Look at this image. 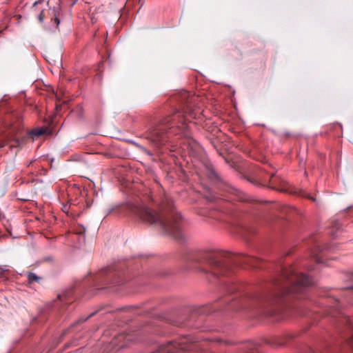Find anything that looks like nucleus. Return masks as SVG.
<instances>
[{"instance_id": "nucleus-1", "label": "nucleus", "mask_w": 353, "mask_h": 353, "mask_svg": "<svg viewBox=\"0 0 353 353\" xmlns=\"http://www.w3.org/2000/svg\"><path fill=\"white\" fill-rule=\"evenodd\" d=\"M136 214L145 223L159 225L168 234L174 238L181 237V216L178 213L165 218L163 212H158L143 205L134 209Z\"/></svg>"}, {"instance_id": "nucleus-2", "label": "nucleus", "mask_w": 353, "mask_h": 353, "mask_svg": "<svg viewBox=\"0 0 353 353\" xmlns=\"http://www.w3.org/2000/svg\"><path fill=\"white\" fill-rule=\"evenodd\" d=\"M172 122L176 124V127L182 129L186 128L185 119L181 118L180 114L176 113L172 117L165 118L157 125L151 127L146 132V138L150 139L157 146L164 144L167 140V133H174L172 131L174 125L170 123Z\"/></svg>"}, {"instance_id": "nucleus-3", "label": "nucleus", "mask_w": 353, "mask_h": 353, "mask_svg": "<svg viewBox=\"0 0 353 353\" xmlns=\"http://www.w3.org/2000/svg\"><path fill=\"white\" fill-rule=\"evenodd\" d=\"M283 275L290 284L288 292L300 293L302 292V288L313 284V281L311 278L301 273H298V272L292 267L284 270Z\"/></svg>"}, {"instance_id": "nucleus-4", "label": "nucleus", "mask_w": 353, "mask_h": 353, "mask_svg": "<svg viewBox=\"0 0 353 353\" xmlns=\"http://www.w3.org/2000/svg\"><path fill=\"white\" fill-rule=\"evenodd\" d=\"M21 130V121L17 119L14 123H12L7 126L6 137L8 141L14 139V136L18 134Z\"/></svg>"}, {"instance_id": "nucleus-5", "label": "nucleus", "mask_w": 353, "mask_h": 353, "mask_svg": "<svg viewBox=\"0 0 353 353\" xmlns=\"http://www.w3.org/2000/svg\"><path fill=\"white\" fill-rule=\"evenodd\" d=\"M340 322L345 324L350 330L351 336L347 339V343L351 348H353V316L342 315L340 316Z\"/></svg>"}, {"instance_id": "nucleus-6", "label": "nucleus", "mask_w": 353, "mask_h": 353, "mask_svg": "<svg viewBox=\"0 0 353 353\" xmlns=\"http://www.w3.org/2000/svg\"><path fill=\"white\" fill-rule=\"evenodd\" d=\"M52 14L53 15V18L52 19V21L54 23V28L57 29L59 26V24L60 23L59 17V12L57 10L53 9L51 10Z\"/></svg>"}, {"instance_id": "nucleus-7", "label": "nucleus", "mask_w": 353, "mask_h": 353, "mask_svg": "<svg viewBox=\"0 0 353 353\" xmlns=\"http://www.w3.org/2000/svg\"><path fill=\"white\" fill-rule=\"evenodd\" d=\"M29 134L34 139V138L39 137L41 135L44 134V127H41L39 129H34L30 132Z\"/></svg>"}, {"instance_id": "nucleus-8", "label": "nucleus", "mask_w": 353, "mask_h": 353, "mask_svg": "<svg viewBox=\"0 0 353 353\" xmlns=\"http://www.w3.org/2000/svg\"><path fill=\"white\" fill-rule=\"evenodd\" d=\"M27 278L30 283L38 282L41 279V277H39L35 274L32 273V272H28L27 274Z\"/></svg>"}, {"instance_id": "nucleus-9", "label": "nucleus", "mask_w": 353, "mask_h": 353, "mask_svg": "<svg viewBox=\"0 0 353 353\" xmlns=\"http://www.w3.org/2000/svg\"><path fill=\"white\" fill-rule=\"evenodd\" d=\"M9 270L0 267V280L6 281L8 277Z\"/></svg>"}, {"instance_id": "nucleus-10", "label": "nucleus", "mask_w": 353, "mask_h": 353, "mask_svg": "<svg viewBox=\"0 0 353 353\" xmlns=\"http://www.w3.org/2000/svg\"><path fill=\"white\" fill-rule=\"evenodd\" d=\"M212 264L214 267V269H223V270L225 268V265L222 262H221L218 260H213L212 261Z\"/></svg>"}, {"instance_id": "nucleus-11", "label": "nucleus", "mask_w": 353, "mask_h": 353, "mask_svg": "<svg viewBox=\"0 0 353 353\" xmlns=\"http://www.w3.org/2000/svg\"><path fill=\"white\" fill-rule=\"evenodd\" d=\"M45 133H46V137H47L48 135L51 136L53 134V130L51 128H46V127Z\"/></svg>"}, {"instance_id": "nucleus-12", "label": "nucleus", "mask_w": 353, "mask_h": 353, "mask_svg": "<svg viewBox=\"0 0 353 353\" xmlns=\"http://www.w3.org/2000/svg\"><path fill=\"white\" fill-rule=\"evenodd\" d=\"M45 92H52L53 93L54 92V89L50 85L47 86L46 85Z\"/></svg>"}, {"instance_id": "nucleus-13", "label": "nucleus", "mask_w": 353, "mask_h": 353, "mask_svg": "<svg viewBox=\"0 0 353 353\" xmlns=\"http://www.w3.org/2000/svg\"><path fill=\"white\" fill-rule=\"evenodd\" d=\"M43 10H41L40 12V14H39L38 19H39V22L43 21Z\"/></svg>"}, {"instance_id": "nucleus-14", "label": "nucleus", "mask_w": 353, "mask_h": 353, "mask_svg": "<svg viewBox=\"0 0 353 353\" xmlns=\"http://www.w3.org/2000/svg\"><path fill=\"white\" fill-rule=\"evenodd\" d=\"M42 3V0H39V1H37L34 3L33 4V8H36V7L39 5V4H41Z\"/></svg>"}, {"instance_id": "nucleus-15", "label": "nucleus", "mask_w": 353, "mask_h": 353, "mask_svg": "<svg viewBox=\"0 0 353 353\" xmlns=\"http://www.w3.org/2000/svg\"><path fill=\"white\" fill-rule=\"evenodd\" d=\"M312 256L315 259V261H316L317 263H321L320 259L317 257V256L316 255V254H313V253H312Z\"/></svg>"}, {"instance_id": "nucleus-16", "label": "nucleus", "mask_w": 353, "mask_h": 353, "mask_svg": "<svg viewBox=\"0 0 353 353\" xmlns=\"http://www.w3.org/2000/svg\"><path fill=\"white\" fill-rule=\"evenodd\" d=\"M301 196H307L308 199H310L314 200L313 197L310 196V195L306 194H305L304 192H302V193L301 194Z\"/></svg>"}, {"instance_id": "nucleus-17", "label": "nucleus", "mask_w": 353, "mask_h": 353, "mask_svg": "<svg viewBox=\"0 0 353 353\" xmlns=\"http://www.w3.org/2000/svg\"><path fill=\"white\" fill-rule=\"evenodd\" d=\"M220 271L219 272H216V270H214V272H215V274H224V271L223 269H219Z\"/></svg>"}, {"instance_id": "nucleus-18", "label": "nucleus", "mask_w": 353, "mask_h": 353, "mask_svg": "<svg viewBox=\"0 0 353 353\" xmlns=\"http://www.w3.org/2000/svg\"><path fill=\"white\" fill-rule=\"evenodd\" d=\"M7 143H8V142L1 143V144L0 145V148H3V146H5Z\"/></svg>"}, {"instance_id": "nucleus-19", "label": "nucleus", "mask_w": 353, "mask_h": 353, "mask_svg": "<svg viewBox=\"0 0 353 353\" xmlns=\"http://www.w3.org/2000/svg\"><path fill=\"white\" fill-rule=\"evenodd\" d=\"M7 143H8V142L1 143V144L0 145V148H3V146H5Z\"/></svg>"}, {"instance_id": "nucleus-20", "label": "nucleus", "mask_w": 353, "mask_h": 353, "mask_svg": "<svg viewBox=\"0 0 353 353\" xmlns=\"http://www.w3.org/2000/svg\"><path fill=\"white\" fill-rule=\"evenodd\" d=\"M346 288L353 290V285L347 286Z\"/></svg>"}, {"instance_id": "nucleus-21", "label": "nucleus", "mask_w": 353, "mask_h": 353, "mask_svg": "<svg viewBox=\"0 0 353 353\" xmlns=\"http://www.w3.org/2000/svg\"><path fill=\"white\" fill-rule=\"evenodd\" d=\"M145 152H146L148 154H151L150 153V152H148L146 150H145Z\"/></svg>"}]
</instances>
